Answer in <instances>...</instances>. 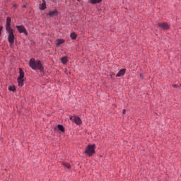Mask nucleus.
Listing matches in <instances>:
<instances>
[{"mask_svg": "<svg viewBox=\"0 0 181 181\" xmlns=\"http://www.w3.org/2000/svg\"><path fill=\"white\" fill-rule=\"evenodd\" d=\"M29 66L33 69V70H40V71H43V65H42V62L39 60H35V58H32L29 61Z\"/></svg>", "mask_w": 181, "mask_h": 181, "instance_id": "nucleus-1", "label": "nucleus"}, {"mask_svg": "<svg viewBox=\"0 0 181 181\" xmlns=\"http://www.w3.org/2000/svg\"><path fill=\"white\" fill-rule=\"evenodd\" d=\"M8 34V40L10 45L15 43V34H13V29L6 30Z\"/></svg>", "mask_w": 181, "mask_h": 181, "instance_id": "nucleus-2", "label": "nucleus"}, {"mask_svg": "<svg viewBox=\"0 0 181 181\" xmlns=\"http://www.w3.org/2000/svg\"><path fill=\"white\" fill-rule=\"evenodd\" d=\"M48 15L49 16H57V15H59V11H57V10L52 11H50L48 13Z\"/></svg>", "mask_w": 181, "mask_h": 181, "instance_id": "nucleus-11", "label": "nucleus"}, {"mask_svg": "<svg viewBox=\"0 0 181 181\" xmlns=\"http://www.w3.org/2000/svg\"><path fill=\"white\" fill-rule=\"evenodd\" d=\"M125 71H127V69H121L120 71H119V72L116 75V77H122V76L125 75Z\"/></svg>", "mask_w": 181, "mask_h": 181, "instance_id": "nucleus-10", "label": "nucleus"}, {"mask_svg": "<svg viewBox=\"0 0 181 181\" xmlns=\"http://www.w3.org/2000/svg\"><path fill=\"white\" fill-rule=\"evenodd\" d=\"M8 90H10V91H15V86H9L8 87Z\"/></svg>", "mask_w": 181, "mask_h": 181, "instance_id": "nucleus-18", "label": "nucleus"}, {"mask_svg": "<svg viewBox=\"0 0 181 181\" xmlns=\"http://www.w3.org/2000/svg\"><path fill=\"white\" fill-rule=\"evenodd\" d=\"M126 112H127V110H123V111H122V114L124 115V114H125Z\"/></svg>", "mask_w": 181, "mask_h": 181, "instance_id": "nucleus-21", "label": "nucleus"}, {"mask_svg": "<svg viewBox=\"0 0 181 181\" xmlns=\"http://www.w3.org/2000/svg\"><path fill=\"white\" fill-rule=\"evenodd\" d=\"M70 119H71V121H73V122L76 124L77 125H81V124H82L81 119H80V117H78L77 116H71L70 117Z\"/></svg>", "mask_w": 181, "mask_h": 181, "instance_id": "nucleus-5", "label": "nucleus"}, {"mask_svg": "<svg viewBox=\"0 0 181 181\" xmlns=\"http://www.w3.org/2000/svg\"><path fill=\"white\" fill-rule=\"evenodd\" d=\"M57 128L59 131H61V132H64V127H63V125L59 124Z\"/></svg>", "mask_w": 181, "mask_h": 181, "instance_id": "nucleus-16", "label": "nucleus"}, {"mask_svg": "<svg viewBox=\"0 0 181 181\" xmlns=\"http://www.w3.org/2000/svg\"><path fill=\"white\" fill-rule=\"evenodd\" d=\"M2 29H4L3 27H0V36L2 35Z\"/></svg>", "mask_w": 181, "mask_h": 181, "instance_id": "nucleus-19", "label": "nucleus"}, {"mask_svg": "<svg viewBox=\"0 0 181 181\" xmlns=\"http://www.w3.org/2000/svg\"><path fill=\"white\" fill-rule=\"evenodd\" d=\"M61 62L63 63V64H66V63L69 62V59H67V57H63L61 58Z\"/></svg>", "mask_w": 181, "mask_h": 181, "instance_id": "nucleus-14", "label": "nucleus"}, {"mask_svg": "<svg viewBox=\"0 0 181 181\" xmlns=\"http://www.w3.org/2000/svg\"><path fill=\"white\" fill-rule=\"evenodd\" d=\"M16 6H17L16 4H14V5H13V7H14V8H16Z\"/></svg>", "mask_w": 181, "mask_h": 181, "instance_id": "nucleus-22", "label": "nucleus"}, {"mask_svg": "<svg viewBox=\"0 0 181 181\" xmlns=\"http://www.w3.org/2000/svg\"><path fill=\"white\" fill-rule=\"evenodd\" d=\"M140 76H141V77H142V74H140Z\"/></svg>", "mask_w": 181, "mask_h": 181, "instance_id": "nucleus-23", "label": "nucleus"}, {"mask_svg": "<svg viewBox=\"0 0 181 181\" xmlns=\"http://www.w3.org/2000/svg\"><path fill=\"white\" fill-rule=\"evenodd\" d=\"M20 76L18 78V83L19 87L23 86V77H25V72L22 69H19Z\"/></svg>", "mask_w": 181, "mask_h": 181, "instance_id": "nucleus-4", "label": "nucleus"}, {"mask_svg": "<svg viewBox=\"0 0 181 181\" xmlns=\"http://www.w3.org/2000/svg\"><path fill=\"white\" fill-rule=\"evenodd\" d=\"M16 29L18 30L19 33H25L28 35V32H26V28L23 25H17Z\"/></svg>", "mask_w": 181, "mask_h": 181, "instance_id": "nucleus-6", "label": "nucleus"}, {"mask_svg": "<svg viewBox=\"0 0 181 181\" xmlns=\"http://www.w3.org/2000/svg\"><path fill=\"white\" fill-rule=\"evenodd\" d=\"M63 43H64V40L63 39L57 40V46H60V45H63Z\"/></svg>", "mask_w": 181, "mask_h": 181, "instance_id": "nucleus-13", "label": "nucleus"}, {"mask_svg": "<svg viewBox=\"0 0 181 181\" xmlns=\"http://www.w3.org/2000/svg\"><path fill=\"white\" fill-rule=\"evenodd\" d=\"M158 26L160 29H163V30H168L170 26L167 23H159Z\"/></svg>", "mask_w": 181, "mask_h": 181, "instance_id": "nucleus-7", "label": "nucleus"}, {"mask_svg": "<svg viewBox=\"0 0 181 181\" xmlns=\"http://www.w3.org/2000/svg\"><path fill=\"white\" fill-rule=\"evenodd\" d=\"M103 0H90V4L93 5H95V4H100L102 2Z\"/></svg>", "mask_w": 181, "mask_h": 181, "instance_id": "nucleus-15", "label": "nucleus"}, {"mask_svg": "<svg viewBox=\"0 0 181 181\" xmlns=\"http://www.w3.org/2000/svg\"><path fill=\"white\" fill-rule=\"evenodd\" d=\"M95 145H88L85 150V153H87L88 156H91L93 153H95Z\"/></svg>", "mask_w": 181, "mask_h": 181, "instance_id": "nucleus-3", "label": "nucleus"}, {"mask_svg": "<svg viewBox=\"0 0 181 181\" xmlns=\"http://www.w3.org/2000/svg\"><path fill=\"white\" fill-rule=\"evenodd\" d=\"M70 36H71V38L73 40L77 39V35H76V33H71V35H70Z\"/></svg>", "mask_w": 181, "mask_h": 181, "instance_id": "nucleus-17", "label": "nucleus"}, {"mask_svg": "<svg viewBox=\"0 0 181 181\" xmlns=\"http://www.w3.org/2000/svg\"><path fill=\"white\" fill-rule=\"evenodd\" d=\"M61 168L62 169H64V170H69L71 169V165L69 163H62Z\"/></svg>", "mask_w": 181, "mask_h": 181, "instance_id": "nucleus-9", "label": "nucleus"}, {"mask_svg": "<svg viewBox=\"0 0 181 181\" xmlns=\"http://www.w3.org/2000/svg\"><path fill=\"white\" fill-rule=\"evenodd\" d=\"M11 17H7L6 18V30L12 29L11 24Z\"/></svg>", "mask_w": 181, "mask_h": 181, "instance_id": "nucleus-8", "label": "nucleus"}, {"mask_svg": "<svg viewBox=\"0 0 181 181\" xmlns=\"http://www.w3.org/2000/svg\"><path fill=\"white\" fill-rule=\"evenodd\" d=\"M78 2H80V0H77Z\"/></svg>", "mask_w": 181, "mask_h": 181, "instance_id": "nucleus-24", "label": "nucleus"}, {"mask_svg": "<svg viewBox=\"0 0 181 181\" xmlns=\"http://www.w3.org/2000/svg\"><path fill=\"white\" fill-rule=\"evenodd\" d=\"M173 87L174 88H177V85L174 84V85H173Z\"/></svg>", "mask_w": 181, "mask_h": 181, "instance_id": "nucleus-20", "label": "nucleus"}, {"mask_svg": "<svg viewBox=\"0 0 181 181\" xmlns=\"http://www.w3.org/2000/svg\"><path fill=\"white\" fill-rule=\"evenodd\" d=\"M40 9L45 11L46 9V1L42 0V4L40 5Z\"/></svg>", "mask_w": 181, "mask_h": 181, "instance_id": "nucleus-12", "label": "nucleus"}]
</instances>
